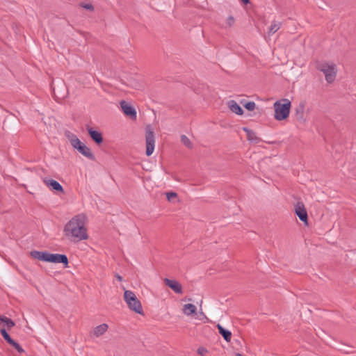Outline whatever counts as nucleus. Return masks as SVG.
Instances as JSON below:
<instances>
[{
    "label": "nucleus",
    "instance_id": "f8f14e48",
    "mask_svg": "<svg viewBox=\"0 0 356 356\" xmlns=\"http://www.w3.org/2000/svg\"><path fill=\"white\" fill-rule=\"evenodd\" d=\"M43 182L51 190L63 193V186L56 180L44 178Z\"/></svg>",
    "mask_w": 356,
    "mask_h": 356
},
{
    "label": "nucleus",
    "instance_id": "412c9836",
    "mask_svg": "<svg viewBox=\"0 0 356 356\" xmlns=\"http://www.w3.org/2000/svg\"><path fill=\"white\" fill-rule=\"evenodd\" d=\"M219 333L222 336L224 339L227 342H229L231 341L232 338V332L229 331L228 330L225 329L221 325L218 324L216 325Z\"/></svg>",
    "mask_w": 356,
    "mask_h": 356
},
{
    "label": "nucleus",
    "instance_id": "c85d7f7f",
    "mask_svg": "<svg viewBox=\"0 0 356 356\" xmlns=\"http://www.w3.org/2000/svg\"><path fill=\"white\" fill-rule=\"evenodd\" d=\"M115 277H116V279H117L118 281H122V277L120 275H118V274H116V275H115Z\"/></svg>",
    "mask_w": 356,
    "mask_h": 356
},
{
    "label": "nucleus",
    "instance_id": "9b49d317",
    "mask_svg": "<svg viewBox=\"0 0 356 356\" xmlns=\"http://www.w3.org/2000/svg\"><path fill=\"white\" fill-rule=\"evenodd\" d=\"M0 333L1 334L3 339L12 346H13L17 352L19 353H24V350L19 346V344L17 342H15L14 340H13L10 335L8 334V332L5 330L4 328H1L0 330Z\"/></svg>",
    "mask_w": 356,
    "mask_h": 356
},
{
    "label": "nucleus",
    "instance_id": "393cba45",
    "mask_svg": "<svg viewBox=\"0 0 356 356\" xmlns=\"http://www.w3.org/2000/svg\"><path fill=\"white\" fill-rule=\"evenodd\" d=\"M244 107L250 111H254L255 107H256V104L254 102H247L244 104Z\"/></svg>",
    "mask_w": 356,
    "mask_h": 356
},
{
    "label": "nucleus",
    "instance_id": "0eeeda50",
    "mask_svg": "<svg viewBox=\"0 0 356 356\" xmlns=\"http://www.w3.org/2000/svg\"><path fill=\"white\" fill-rule=\"evenodd\" d=\"M120 107L125 115L129 117L132 120L136 119V111L131 105H130L125 101H122L120 102Z\"/></svg>",
    "mask_w": 356,
    "mask_h": 356
},
{
    "label": "nucleus",
    "instance_id": "f3484780",
    "mask_svg": "<svg viewBox=\"0 0 356 356\" xmlns=\"http://www.w3.org/2000/svg\"><path fill=\"white\" fill-rule=\"evenodd\" d=\"M31 255L34 259H36L40 261L48 262L49 252H40V251H32V252H31Z\"/></svg>",
    "mask_w": 356,
    "mask_h": 356
},
{
    "label": "nucleus",
    "instance_id": "aec40b11",
    "mask_svg": "<svg viewBox=\"0 0 356 356\" xmlns=\"http://www.w3.org/2000/svg\"><path fill=\"white\" fill-rule=\"evenodd\" d=\"M229 109L237 115H242L243 111L242 108L234 100H231L227 103Z\"/></svg>",
    "mask_w": 356,
    "mask_h": 356
},
{
    "label": "nucleus",
    "instance_id": "c756f323",
    "mask_svg": "<svg viewBox=\"0 0 356 356\" xmlns=\"http://www.w3.org/2000/svg\"><path fill=\"white\" fill-rule=\"evenodd\" d=\"M245 4H247L249 3V0H241Z\"/></svg>",
    "mask_w": 356,
    "mask_h": 356
},
{
    "label": "nucleus",
    "instance_id": "1a4fd4ad",
    "mask_svg": "<svg viewBox=\"0 0 356 356\" xmlns=\"http://www.w3.org/2000/svg\"><path fill=\"white\" fill-rule=\"evenodd\" d=\"M181 310L182 314L188 317L193 318L197 314V308L192 303L183 304Z\"/></svg>",
    "mask_w": 356,
    "mask_h": 356
},
{
    "label": "nucleus",
    "instance_id": "4be33fe9",
    "mask_svg": "<svg viewBox=\"0 0 356 356\" xmlns=\"http://www.w3.org/2000/svg\"><path fill=\"white\" fill-rule=\"evenodd\" d=\"M281 27V22L273 21L269 28L268 33L270 34H274L276 33Z\"/></svg>",
    "mask_w": 356,
    "mask_h": 356
},
{
    "label": "nucleus",
    "instance_id": "6ab92c4d",
    "mask_svg": "<svg viewBox=\"0 0 356 356\" xmlns=\"http://www.w3.org/2000/svg\"><path fill=\"white\" fill-rule=\"evenodd\" d=\"M305 108V103L304 102H301L299 105L296 108L295 113L298 120L304 122V112Z\"/></svg>",
    "mask_w": 356,
    "mask_h": 356
},
{
    "label": "nucleus",
    "instance_id": "bb28decb",
    "mask_svg": "<svg viewBox=\"0 0 356 356\" xmlns=\"http://www.w3.org/2000/svg\"><path fill=\"white\" fill-rule=\"evenodd\" d=\"M177 197V194L175 192H168L166 193V197L168 201H171L173 198H176Z\"/></svg>",
    "mask_w": 356,
    "mask_h": 356
},
{
    "label": "nucleus",
    "instance_id": "20e7f679",
    "mask_svg": "<svg viewBox=\"0 0 356 356\" xmlns=\"http://www.w3.org/2000/svg\"><path fill=\"white\" fill-rule=\"evenodd\" d=\"M122 289L124 290L123 299L129 309L136 314L143 315L142 304L136 294L132 291L125 289L124 286H122Z\"/></svg>",
    "mask_w": 356,
    "mask_h": 356
},
{
    "label": "nucleus",
    "instance_id": "7c9ffc66",
    "mask_svg": "<svg viewBox=\"0 0 356 356\" xmlns=\"http://www.w3.org/2000/svg\"><path fill=\"white\" fill-rule=\"evenodd\" d=\"M236 356H243V355H242L241 354L238 353V354L236 355Z\"/></svg>",
    "mask_w": 356,
    "mask_h": 356
},
{
    "label": "nucleus",
    "instance_id": "5701e85b",
    "mask_svg": "<svg viewBox=\"0 0 356 356\" xmlns=\"http://www.w3.org/2000/svg\"><path fill=\"white\" fill-rule=\"evenodd\" d=\"M181 141L188 148H190V149L193 148V143L186 136H185V135L181 136Z\"/></svg>",
    "mask_w": 356,
    "mask_h": 356
},
{
    "label": "nucleus",
    "instance_id": "6e6552de",
    "mask_svg": "<svg viewBox=\"0 0 356 356\" xmlns=\"http://www.w3.org/2000/svg\"><path fill=\"white\" fill-rule=\"evenodd\" d=\"M295 213L298 216L301 221H302L305 225L308 224L307 213L303 203H297V204L295 207Z\"/></svg>",
    "mask_w": 356,
    "mask_h": 356
},
{
    "label": "nucleus",
    "instance_id": "a878e982",
    "mask_svg": "<svg viewBox=\"0 0 356 356\" xmlns=\"http://www.w3.org/2000/svg\"><path fill=\"white\" fill-rule=\"evenodd\" d=\"M197 353L198 355L201 356H206L207 354L209 353V350L206 348L201 346L197 348Z\"/></svg>",
    "mask_w": 356,
    "mask_h": 356
},
{
    "label": "nucleus",
    "instance_id": "9d476101",
    "mask_svg": "<svg viewBox=\"0 0 356 356\" xmlns=\"http://www.w3.org/2000/svg\"><path fill=\"white\" fill-rule=\"evenodd\" d=\"M48 262L63 264L65 266H67L68 259L65 254L49 253Z\"/></svg>",
    "mask_w": 356,
    "mask_h": 356
},
{
    "label": "nucleus",
    "instance_id": "dca6fc26",
    "mask_svg": "<svg viewBox=\"0 0 356 356\" xmlns=\"http://www.w3.org/2000/svg\"><path fill=\"white\" fill-rule=\"evenodd\" d=\"M164 282L170 289H172L175 293H181V286L177 281L165 278V279H164Z\"/></svg>",
    "mask_w": 356,
    "mask_h": 356
},
{
    "label": "nucleus",
    "instance_id": "ddd939ff",
    "mask_svg": "<svg viewBox=\"0 0 356 356\" xmlns=\"http://www.w3.org/2000/svg\"><path fill=\"white\" fill-rule=\"evenodd\" d=\"M15 325V323L10 318L0 315V330L4 328L6 331V329L9 330Z\"/></svg>",
    "mask_w": 356,
    "mask_h": 356
},
{
    "label": "nucleus",
    "instance_id": "b1692460",
    "mask_svg": "<svg viewBox=\"0 0 356 356\" xmlns=\"http://www.w3.org/2000/svg\"><path fill=\"white\" fill-rule=\"evenodd\" d=\"M234 23H235V19L234 18V17L229 16L225 20V24L224 28H225V29L231 28L234 26Z\"/></svg>",
    "mask_w": 356,
    "mask_h": 356
},
{
    "label": "nucleus",
    "instance_id": "f257e3e1",
    "mask_svg": "<svg viewBox=\"0 0 356 356\" xmlns=\"http://www.w3.org/2000/svg\"><path fill=\"white\" fill-rule=\"evenodd\" d=\"M63 233L67 239L74 242L87 239L86 216L83 213L74 216L65 225Z\"/></svg>",
    "mask_w": 356,
    "mask_h": 356
},
{
    "label": "nucleus",
    "instance_id": "a211bd4d",
    "mask_svg": "<svg viewBox=\"0 0 356 356\" xmlns=\"http://www.w3.org/2000/svg\"><path fill=\"white\" fill-rule=\"evenodd\" d=\"M243 130L246 133L247 138L251 143H258L261 141V139L259 138L253 131L247 127H243Z\"/></svg>",
    "mask_w": 356,
    "mask_h": 356
},
{
    "label": "nucleus",
    "instance_id": "f03ea898",
    "mask_svg": "<svg viewBox=\"0 0 356 356\" xmlns=\"http://www.w3.org/2000/svg\"><path fill=\"white\" fill-rule=\"evenodd\" d=\"M65 136L70 141L71 145L80 154L89 159L93 160L95 159L90 149L83 143L75 134L70 131H65Z\"/></svg>",
    "mask_w": 356,
    "mask_h": 356
},
{
    "label": "nucleus",
    "instance_id": "423d86ee",
    "mask_svg": "<svg viewBox=\"0 0 356 356\" xmlns=\"http://www.w3.org/2000/svg\"><path fill=\"white\" fill-rule=\"evenodd\" d=\"M145 153L147 156H149L153 154L155 147L154 128L150 124L147 125L145 127Z\"/></svg>",
    "mask_w": 356,
    "mask_h": 356
},
{
    "label": "nucleus",
    "instance_id": "2eb2a0df",
    "mask_svg": "<svg viewBox=\"0 0 356 356\" xmlns=\"http://www.w3.org/2000/svg\"><path fill=\"white\" fill-rule=\"evenodd\" d=\"M108 329V325L106 323H102L96 326L92 332V334L95 337H99L100 336L104 334Z\"/></svg>",
    "mask_w": 356,
    "mask_h": 356
},
{
    "label": "nucleus",
    "instance_id": "4468645a",
    "mask_svg": "<svg viewBox=\"0 0 356 356\" xmlns=\"http://www.w3.org/2000/svg\"><path fill=\"white\" fill-rule=\"evenodd\" d=\"M87 131L91 138L97 143L100 144L103 142V137L102 134L91 127H87Z\"/></svg>",
    "mask_w": 356,
    "mask_h": 356
},
{
    "label": "nucleus",
    "instance_id": "7ed1b4c3",
    "mask_svg": "<svg viewBox=\"0 0 356 356\" xmlns=\"http://www.w3.org/2000/svg\"><path fill=\"white\" fill-rule=\"evenodd\" d=\"M291 106V101L288 99L276 101L273 104L275 119L278 121L287 119L289 116Z\"/></svg>",
    "mask_w": 356,
    "mask_h": 356
},
{
    "label": "nucleus",
    "instance_id": "39448f33",
    "mask_svg": "<svg viewBox=\"0 0 356 356\" xmlns=\"http://www.w3.org/2000/svg\"><path fill=\"white\" fill-rule=\"evenodd\" d=\"M318 69L324 74L327 83H332L334 81L337 73L335 64L327 63H322L318 66Z\"/></svg>",
    "mask_w": 356,
    "mask_h": 356
},
{
    "label": "nucleus",
    "instance_id": "cd10ccee",
    "mask_svg": "<svg viewBox=\"0 0 356 356\" xmlns=\"http://www.w3.org/2000/svg\"><path fill=\"white\" fill-rule=\"evenodd\" d=\"M81 6L86 10H89L90 11H92L94 10V7L90 3H81Z\"/></svg>",
    "mask_w": 356,
    "mask_h": 356
}]
</instances>
